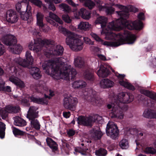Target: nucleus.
Returning a JSON list of instances; mask_svg holds the SVG:
<instances>
[{
	"instance_id": "1",
	"label": "nucleus",
	"mask_w": 156,
	"mask_h": 156,
	"mask_svg": "<svg viewBox=\"0 0 156 156\" xmlns=\"http://www.w3.org/2000/svg\"><path fill=\"white\" fill-rule=\"evenodd\" d=\"M133 98L130 93L126 94L124 92L119 93L117 96H114L112 98V103L107 105L108 109L112 108L110 113V116L112 118L122 119L124 116L123 112L124 110L123 103H129L133 101Z\"/></svg>"
},
{
	"instance_id": "2",
	"label": "nucleus",
	"mask_w": 156,
	"mask_h": 156,
	"mask_svg": "<svg viewBox=\"0 0 156 156\" xmlns=\"http://www.w3.org/2000/svg\"><path fill=\"white\" fill-rule=\"evenodd\" d=\"M109 23L107 25V28L105 29L103 28V30L101 32V34H105V38L107 40H114L115 41L121 42L122 41L123 44L127 43L131 44H133L135 41L136 37L135 35L131 34L128 31H125L123 33H119L116 34L111 31V30H115L112 29H110L108 27Z\"/></svg>"
},
{
	"instance_id": "3",
	"label": "nucleus",
	"mask_w": 156,
	"mask_h": 156,
	"mask_svg": "<svg viewBox=\"0 0 156 156\" xmlns=\"http://www.w3.org/2000/svg\"><path fill=\"white\" fill-rule=\"evenodd\" d=\"M118 16L119 18L115 21H113L109 23L108 26L110 29L119 30L123 27H125L129 30H139L143 27V23L140 20H137L133 22L127 20V18H126L122 15L121 17L118 15Z\"/></svg>"
},
{
	"instance_id": "4",
	"label": "nucleus",
	"mask_w": 156,
	"mask_h": 156,
	"mask_svg": "<svg viewBox=\"0 0 156 156\" xmlns=\"http://www.w3.org/2000/svg\"><path fill=\"white\" fill-rule=\"evenodd\" d=\"M59 31L67 36L66 42L72 50L78 51H81L83 48V42L80 39L81 37L69 31L62 26L58 28Z\"/></svg>"
},
{
	"instance_id": "5",
	"label": "nucleus",
	"mask_w": 156,
	"mask_h": 156,
	"mask_svg": "<svg viewBox=\"0 0 156 156\" xmlns=\"http://www.w3.org/2000/svg\"><path fill=\"white\" fill-rule=\"evenodd\" d=\"M47 74L56 80H69L73 78L77 73L76 69H43Z\"/></svg>"
},
{
	"instance_id": "6",
	"label": "nucleus",
	"mask_w": 156,
	"mask_h": 156,
	"mask_svg": "<svg viewBox=\"0 0 156 156\" xmlns=\"http://www.w3.org/2000/svg\"><path fill=\"white\" fill-rule=\"evenodd\" d=\"M1 40L5 44L9 46V50L11 52L16 54L20 53L23 49L20 44H15L16 41V38L11 34L5 35L2 38Z\"/></svg>"
},
{
	"instance_id": "7",
	"label": "nucleus",
	"mask_w": 156,
	"mask_h": 156,
	"mask_svg": "<svg viewBox=\"0 0 156 156\" xmlns=\"http://www.w3.org/2000/svg\"><path fill=\"white\" fill-rule=\"evenodd\" d=\"M54 44V42L53 40L36 39L29 44L28 48L30 50L37 53L41 51L43 45H53Z\"/></svg>"
},
{
	"instance_id": "8",
	"label": "nucleus",
	"mask_w": 156,
	"mask_h": 156,
	"mask_svg": "<svg viewBox=\"0 0 156 156\" xmlns=\"http://www.w3.org/2000/svg\"><path fill=\"white\" fill-rule=\"evenodd\" d=\"M66 60L63 58H57L53 60H49L44 64L47 65L45 67L44 65H42L43 68H70V66L68 65L66 63Z\"/></svg>"
},
{
	"instance_id": "9",
	"label": "nucleus",
	"mask_w": 156,
	"mask_h": 156,
	"mask_svg": "<svg viewBox=\"0 0 156 156\" xmlns=\"http://www.w3.org/2000/svg\"><path fill=\"white\" fill-rule=\"evenodd\" d=\"M26 60L21 58H15L13 62V64L10 66V68L16 67V65H19L23 67H26L31 65L33 62L34 59L31 55V53L29 51H27L25 54Z\"/></svg>"
},
{
	"instance_id": "10",
	"label": "nucleus",
	"mask_w": 156,
	"mask_h": 156,
	"mask_svg": "<svg viewBox=\"0 0 156 156\" xmlns=\"http://www.w3.org/2000/svg\"><path fill=\"white\" fill-rule=\"evenodd\" d=\"M101 117L95 115L88 117L80 116L78 118V123L86 126H91L96 120L98 121Z\"/></svg>"
},
{
	"instance_id": "11",
	"label": "nucleus",
	"mask_w": 156,
	"mask_h": 156,
	"mask_svg": "<svg viewBox=\"0 0 156 156\" xmlns=\"http://www.w3.org/2000/svg\"><path fill=\"white\" fill-rule=\"evenodd\" d=\"M106 131L107 135L113 139L116 138L119 134L117 125L112 122L109 121L107 124Z\"/></svg>"
},
{
	"instance_id": "12",
	"label": "nucleus",
	"mask_w": 156,
	"mask_h": 156,
	"mask_svg": "<svg viewBox=\"0 0 156 156\" xmlns=\"http://www.w3.org/2000/svg\"><path fill=\"white\" fill-rule=\"evenodd\" d=\"M115 5L116 7L121 10L120 11L116 12L118 15L120 16L121 17L122 16V15L126 18H128L129 11L136 12L138 11L137 9L132 6H129L128 7H126L119 4H115Z\"/></svg>"
},
{
	"instance_id": "13",
	"label": "nucleus",
	"mask_w": 156,
	"mask_h": 156,
	"mask_svg": "<svg viewBox=\"0 0 156 156\" xmlns=\"http://www.w3.org/2000/svg\"><path fill=\"white\" fill-rule=\"evenodd\" d=\"M22 98H24V99H22L21 97H19L17 99L20 101L22 103H27L28 101L30 100L32 101L37 104H48V101L46 99L40 98L33 96L30 97L28 94L26 96L23 95Z\"/></svg>"
},
{
	"instance_id": "14",
	"label": "nucleus",
	"mask_w": 156,
	"mask_h": 156,
	"mask_svg": "<svg viewBox=\"0 0 156 156\" xmlns=\"http://www.w3.org/2000/svg\"><path fill=\"white\" fill-rule=\"evenodd\" d=\"M77 99L72 96L65 97L64 99V106L67 109L73 110L77 103Z\"/></svg>"
},
{
	"instance_id": "15",
	"label": "nucleus",
	"mask_w": 156,
	"mask_h": 156,
	"mask_svg": "<svg viewBox=\"0 0 156 156\" xmlns=\"http://www.w3.org/2000/svg\"><path fill=\"white\" fill-rule=\"evenodd\" d=\"M20 110L19 107H13L10 105L6 106L5 108L0 109V115L3 119H5L7 116L8 113H17Z\"/></svg>"
},
{
	"instance_id": "16",
	"label": "nucleus",
	"mask_w": 156,
	"mask_h": 156,
	"mask_svg": "<svg viewBox=\"0 0 156 156\" xmlns=\"http://www.w3.org/2000/svg\"><path fill=\"white\" fill-rule=\"evenodd\" d=\"M115 76H116L118 79L119 83L120 84L130 90H134V87L130 83H129L127 80L124 81L123 80L125 75L124 74H120L117 73H115Z\"/></svg>"
},
{
	"instance_id": "17",
	"label": "nucleus",
	"mask_w": 156,
	"mask_h": 156,
	"mask_svg": "<svg viewBox=\"0 0 156 156\" xmlns=\"http://www.w3.org/2000/svg\"><path fill=\"white\" fill-rule=\"evenodd\" d=\"M63 48L60 45H58L54 49V51L51 50H47L45 52V55L48 58L52 57V55H59L62 54Z\"/></svg>"
},
{
	"instance_id": "18",
	"label": "nucleus",
	"mask_w": 156,
	"mask_h": 156,
	"mask_svg": "<svg viewBox=\"0 0 156 156\" xmlns=\"http://www.w3.org/2000/svg\"><path fill=\"white\" fill-rule=\"evenodd\" d=\"M95 2L100 11L105 10L106 12L108 14H112L115 11L114 9L111 6H108L107 4L102 6L103 2L99 0H95Z\"/></svg>"
},
{
	"instance_id": "19",
	"label": "nucleus",
	"mask_w": 156,
	"mask_h": 156,
	"mask_svg": "<svg viewBox=\"0 0 156 156\" xmlns=\"http://www.w3.org/2000/svg\"><path fill=\"white\" fill-rule=\"evenodd\" d=\"M74 16L75 18L79 19L80 16L85 20H88L90 18V13L84 8H81L80 11L77 13H74Z\"/></svg>"
},
{
	"instance_id": "20",
	"label": "nucleus",
	"mask_w": 156,
	"mask_h": 156,
	"mask_svg": "<svg viewBox=\"0 0 156 156\" xmlns=\"http://www.w3.org/2000/svg\"><path fill=\"white\" fill-rule=\"evenodd\" d=\"M6 19L8 22L14 23L18 20V17L15 12L12 10H9L7 12Z\"/></svg>"
},
{
	"instance_id": "21",
	"label": "nucleus",
	"mask_w": 156,
	"mask_h": 156,
	"mask_svg": "<svg viewBox=\"0 0 156 156\" xmlns=\"http://www.w3.org/2000/svg\"><path fill=\"white\" fill-rule=\"evenodd\" d=\"M9 80L18 87L23 88L25 87L24 83L14 75L10 76Z\"/></svg>"
},
{
	"instance_id": "22",
	"label": "nucleus",
	"mask_w": 156,
	"mask_h": 156,
	"mask_svg": "<svg viewBox=\"0 0 156 156\" xmlns=\"http://www.w3.org/2000/svg\"><path fill=\"white\" fill-rule=\"evenodd\" d=\"M38 108L35 106H31L29 109L27 117L29 119L35 118L38 116Z\"/></svg>"
},
{
	"instance_id": "23",
	"label": "nucleus",
	"mask_w": 156,
	"mask_h": 156,
	"mask_svg": "<svg viewBox=\"0 0 156 156\" xmlns=\"http://www.w3.org/2000/svg\"><path fill=\"white\" fill-rule=\"evenodd\" d=\"M39 88H37L38 91L40 92H47V94H49V95L52 97L54 95V93L53 91L49 90H48V88L47 86L43 82H40L38 85Z\"/></svg>"
},
{
	"instance_id": "24",
	"label": "nucleus",
	"mask_w": 156,
	"mask_h": 156,
	"mask_svg": "<svg viewBox=\"0 0 156 156\" xmlns=\"http://www.w3.org/2000/svg\"><path fill=\"white\" fill-rule=\"evenodd\" d=\"M99 84L101 88H106L113 87L114 83L112 81L108 79H104L101 80Z\"/></svg>"
},
{
	"instance_id": "25",
	"label": "nucleus",
	"mask_w": 156,
	"mask_h": 156,
	"mask_svg": "<svg viewBox=\"0 0 156 156\" xmlns=\"http://www.w3.org/2000/svg\"><path fill=\"white\" fill-rule=\"evenodd\" d=\"M107 19L104 16H100L98 18L95 22V24H101V27L103 30V28L105 29L107 28L106 24L107 22Z\"/></svg>"
},
{
	"instance_id": "26",
	"label": "nucleus",
	"mask_w": 156,
	"mask_h": 156,
	"mask_svg": "<svg viewBox=\"0 0 156 156\" xmlns=\"http://www.w3.org/2000/svg\"><path fill=\"white\" fill-rule=\"evenodd\" d=\"M91 28V25L87 22L81 21L78 24L77 28L84 31L89 30Z\"/></svg>"
},
{
	"instance_id": "27",
	"label": "nucleus",
	"mask_w": 156,
	"mask_h": 156,
	"mask_svg": "<svg viewBox=\"0 0 156 156\" xmlns=\"http://www.w3.org/2000/svg\"><path fill=\"white\" fill-rule=\"evenodd\" d=\"M37 19V25L40 27L42 28L44 24L43 23V19L44 16L41 13L39 12H37L36 15Z\"/></svg>"
},
{
	"instance_id": "28",
	"label": "nucleus",
	"mask_w": 156,
	"mask_h": 156,
	"mask_svg": "<svg viewBox=\"0 0 156 156\" xmlns=\"http://www.w3.org/2000/svg\"><path fill=\"white\" fill-rule=\"evenodd\" d=\"M13 119L14 124L16 126H23L27 125L26 121L19 117H15L13 118Z\"/></svg>"
},
{
	"instance_id": "29",
	"label": "nucleus",
	"mask_w": 156,
	"mask_h": 156,
	"mask_svg": "<svg viewBox=\"0 0 156 156\" xmlns=\"http://www.w3.org/2000/svg\"><path fill=\"white\" fill-rule=\"evenodd\" d=\"M29 71L31 75L35 79H39L41 76L39 69H30Z\"/></svg>"
},
{
	"instance_id": "30",
	"label": "nucleus",
	"mask_w": 156,
	"mask_h": 156,
	"mask_svg": "<svg viewBox=\"0 0 156 156\" xmlns=\"http://www.w3.org/2000/svg\"><path fill=\"white\" fill-rule=\"evenodd\" d=\"M100 43L107 47H117L123 44L122 41L121 42H117L116 41H103V40L102 42H100Z\"/></svg>"
},
{
	"instance_id": "31",
	"label": "nucleus",
	"mask_w": 156,
	"mask_h": 156,
	"mask_svg": "<svg viewBox=\"0 0 156 156\" xmlns=\"http://www.w3.org/2000/svg\"><path fill=\"white\" fill-rule=\"evenodd\" d=\"M48 18L49 19H51L61 24H62L63 23V22L60 18L56 15L51 12H49V16L46 17V19L47 21Z\"/></svg>"
},
{
	"instance_id": "32",
	"label": "nucleus",
	"mask_w": 156,
	"mask_h": 156,
	"mask_svg": "<svg viewBox=\"0 0 156 156\" xmlns=\"http://www.w3.org/2000/svg\"><path fill=\"white\" fill-rule=\"evenodd\" d=\"M86 85V83L81 80L75 81L72 83V87L74 88H82L85 87Z\"/></svg>"
},
{
	"instance_id": "33",
	"label": "nucleus",
	"mask_w": 156,
	"mask_h": 156,
	"mask_svg": "<svg viewBox=\"0 0 156 156\" xmlns=\"http://www.w3.org/2000/svg\"><path fill=\"white\" fill-rule=\"evenodd\" d=\"M108 69H99L97 72V74L100 77H105L109 74Z\"/></svg>"
},
{
	"instance_id": "34",
	"label": "nucleus",
	"mask_w": 156,
	"mask_h": 156,
	"mask_svg": "<svg viewBox=\"0 0 156 156\" xmlns=\"http://www.w3.org/2000/svg\"><path fill=\"white\" fill-rule=\"evenodd\" d=\"M140 92L141 94L156 101V93L144 90H141Z\"/></svg>"
},
{
	"instance_id": "35",
	"label": "nucleus",
	"mask_w": 156,
	"mask_h": 156,
	"mask_svg": "<svg viewBox=\"0 0 156 156\" xmlns=\"http://www.w3.org/2000/svg\"><path fill=\"white\" fill-rule=\"evenodd\" d=\"M91 135L95 139L100 138L103 135V133L99 129H93L91 131Z\"/></svg>"
},
{
	"instance_id": "36",
	"label": "nucleus",
	"mask_w": 156,
	"mask_h": 156,
	"mask_svg": "<svg viewBox=\"0 0 156 156\" xmlns=\"http://www.w3.org/2000/svg\"><path fill=\"white\" fill-rule=\"evenodd\" d=\"M46 140L48 145L50 148L54 150H57V145L55 142L51 138L49 137L47 138Z\"/></svg>"
},
{
	"instance_id": "37",
	"label": "nucleus",
	"mask_w": 156,
	"mask_h": 156,
	"mask_svg": "<svg viewBox=\"0 0 156 156\" xmlns=\"http://www.w3.org/2000/svg\"><path fill=\"white\" fill-rule=\"evenodd\" d=\"M74 64L76 67L81 68L85 65L83 58L80 57H78L75 60Z\"/></svg>"
},
{
	"instance_id": "38",
	"label": "nucleus",
	"mask_w": 156,
	"mask_h": 156,
	"mask_svg": "<svg viewBox=\"0 0 156 156\" xmlns=\"http://www.w3.org/2000/svg\"><path fill=\"white\" fill-rule=\"evenodd\" d=\"M30 120V124L31 127L34 128L37 130H39L40 128V125L37 119L35 118L29 119Z\"/></svg>"
},
{
	"instance_id": "39",
	"label": "nucleus",
	"mask_w": 156,
	"mask_h": 156,
	"mask_svg": "<svg viewBox=\"0 0 156 156\" xmlns=\"http://www.w3.org/2000/svg\"><path fill=\"white\" fill-rule=\"evenodd\" d=\"M58 7L61 10L67 13L71 11V9L69 6L65 3H62L58 5Z\"/></svg>"
},
{
	"instance_id": "40",
	"label": "nucleus",
	"mask_w": 156,
	"mask_h": 156,
	"mask_svg": "<svg viewBox=\"0 0 156 156\" xmlns=\"http://www.w3.org/2000/svg\"><path fill=\"white\" fill-rule=\"evenodd\" d=\"M120 147L122 149H127L129 147V142L127 140L123 139L119 143Z\"/></svg>"
},
{
	"instance_id": "41",
	"label": "nucleus",
	"mask_w": 156,
	"mask_h": 156,
	"mask_svg": "<svg viewBox=\"0 0 156 156\" xmlns=\"http://www.w3.org/2000/svg\"><path fill=\"white\" fill-rule=\"evenodd\" d=\"M5 125L3 123L0 122V137L3 139L4 137Z\"/></svg>"
},
{
	"instance_id": "42",
	"label": "nucleus",
	"mask_w": 156,
	"mask_h": 156,
	"mask_svg": "<svg viewBox=\"0 0 156 156\" xmlns=\"http://www.w3.org/2000/svg\"><path fill=\"white\" fill-rule=\"evenodd\" d=\"M87 150V149H83L80 147H78L75 148L74 153L76 154H77V153H80L82 155H85L86 154L85 152Z\"/></svg>"
},
{
	"instance_id": "43",
	"label": "nucleus",
	"mask_w": 156,
	"mask_h": 156,
	"mask_svg": "<svg viewBox=\"0 0 156 156\" xmlns=\"http://www.w3.org/2000/svg\"><path fill=\"white\" fill-rule=\"evenodd\" d=\"M84 76L85 78L90 81H93L94 80V77L92 73L89 72H86L84 73Z\"/></svg>"
},
{
	"instance_id": "44",
	"label": "nucleus",
	"mask_w": 156,
	"mask_h": 156,
	"mask_svg": "<svg viewBox=\"0 0 156 156\" xmlns=\"http://www.w3.org/2000/svg\"><path fill=\"white\" fill-rule=\"evenodd\" d=\"M12 132L15 136L17 135H23L24 134V132L14 127H12Z\"/></svg>"
},
{
	"instance_id": "45",
	"label": "nucleus",
	"mask_w": 156,
	"mask_h": 156,
	"mask_svg": "<svg viewBox=\"0 0 156 156\" xmlns=\"http://www.w3.org/2000/svg\"><path fill=\"white\" fill-rule=\"evenodd\" d=\"M95 3L91 0H87L85 2L84 5L90 9H92L95 6Z\"/></svg>"
},
{
	"instance_id": "46",
	"label": "nucleus",
	"mask_w": 156,
	"mask_h": 156,
	"mask_svg": "<svg viewBox=\"0 0 156 156\" xmlns=\"http://www.w3.org/2000/svg\"><path fill=\"white\" fill-rule=\"evenodd\" d=\"M107 151L104 149L100 148L99 150L96 151L95 154L98 156H104L106 155Z\"/></svg>"
},
{
	"instance_id": "47",
	"label": "nucleus",
	"mask_w": 156,
	"mask_h": 156,
	"mask_svg": "<svg viewBox=\"0 0 156 156\" xmlns=\"http://www.w3.org/2000/svg\"><path fill=\"white\" fill-rule=\"evenodd\" d=\"M21 18L23 20H27L31 17V14L27 12H23L21 14Z\"/></svg>"
},
{
	"instance_id": "48",
	"label": "nucleus",
	"mask_w": 156,
	"mask_h": 156,
	"mask_svg": "<svg viewBox=\"0 0 156 156\" xmlns=\"http://www.w3.org/2000/svg\"><path fill=\"white\" fill-rule=\"evenodd\" d=\"M88 99L90 101L92 102L93 104H98L100 103V101L98 98H96L95 96L94 95H93V96L89 97Z\"/></svg>"
},
{
	"instance_id": "49",
	"label": "nucleus",
	"mask_w": 156,
	"mask_h": 156,
	"mask_svg": "<svg viewBox=\"0 0 156 156\" xmlns=\"http://www.w3.org/2000/svg\"><path fill=\"white\" fill-rule=\"evenodd\" d=\"M144 152L147 154H154L156 152V150L153 147H147L145 149Z\"/></svg>"
},
{
	"instance_id": "50",
	"label": "nucleus",
	"mask_w": 156,
	"mask_h": 156,
	"mask_svg": "<svg viewBox=\"0 0 156 156\" xmlns=\"http://www.w3.org/2000/svg\"><path fill=\"white\" fill-rule=\"evenodd\" d=\"M63 20L67 23H70L72 21V19L68 14H64L62 16Z\"/></svg>"
},
{
	"instance_id": "51",
	"label": "nucleus",
	"mask_w": 156,
	"mask_h": 156,
	"mask_svg": "<svg viewBox=\"0 0 156 156\" xmlns=\"http://www.w3.org/2000/svg\"><path fill=\"white\" fill-rule=\"evenodd\" d=\"M90 35L97 41L99 43L102 42V40L98 35L95 33H91L90 34Z\"/></svg>"
},
{
	"instance_id": "52",
	"label": "nucleus",
	"mask_w": 156,
	"mask_h": 156,
	"mask_svg": "<svg viewBox=\"0 0 156 156\" xmlns=\"http://www.w3.org/2000/svg\"><path fill=\"white\" fill-rule=\"evenodd\" d=\"M29 1L33 4L39 7H41L42 5L41 1L39 0H29Z\"/></svg>"
},
{
	"instance_id": "53",
	"label": "nucleus",
	"mask_w": 156,
	"mask_h": 156,
	"mask_svg": "<svg viewBox=\"0 0 156 156\" xmlns=\"http://www.w3.org/2000/svg\"><path fill=\"white\" fill-rule=\"evenodd\" d=\"M152 111L151 110H145L143 113V116L146 118H150Z\"/></svg>"
},
{
	"instance_id": "54",
	"label": "nucleus",
	"mask_w": 156,
	"mask_h": 156,
	"mask_svg": "<svg viewBox=\"0 0 156 156\" xmlns=\"http://www.w3.org/2000/svg\"><path fill=\"white\" fill-rule=\"evenodd\" d=\"M83 40L84 42L87 44L89 45H93L94 44V42L87 37H84Z\"/></svg>"
},
{
	"instance_id": "55",
	"label": "nucleus",
	"mask_w": 156,
	"mask_h": 156,
	"mask_svg": "<svg viewBox=\"0 0 156 156\" xmlns=\"http://www.w3.org/2000/svg\"><path fill=\"white\" fill-rule=\"evenodd\" d=\"M39 28L43 32L47 33L50 30V28L49 26H47L46 27H44V26L42 27H39Z\"/></svg>"
},
{
	"instance_id": "56",
	"label": "nucleus",
	"mask_w": 156,
	"mask_h": 156,
	"mask_svg": "<svg viewBox=\"0 0 156 156\" xmlns=\"http://www.w3.org/2000/svg\"><path fill=\"white\" fill-rule=\"evenodd\" d=\"M5 52V49L4 45L0 42V56L2 55Z\"/></svg>"
},
{
	"instance_id": "57",
	"label": "nucleus",
	"mask_w": 156,
	"mask_h": 156,
	"mask_svg": "<svg viewBox=\"0 0 156 156\" xmlns=\"http://www.w3.org/2000/svg\"><path fill=\"white\" fill-rule=\"evenodd\" d=\"M66 1L69 5L74 7H76L78 6V4H75L72 0H66Z\"/></svg>"
},
{
	"instance_id": "58",
	"label": "nucleus",
	"mask_w": 156,
	"mask_h": 156,
	"mask_svg": "<svg viewBox=\"0 0 156 156\" xmlns=\"http://www.w3.org/2000/svg\"><path fill=\"white\" fill-rule=\"evenodd\" d=\"M47 22L54 26L57 27L58 26V24H57L51 19H49L48 18L47 19Z\"/></svg>"
},
{
	"instance_id": "59",
	"label": "nucleus",
	"mask_w": 156,
	"mask_h": 156,
	"mask_svg": "<svg viewBox=\"0 0 156 156\" xmlns=\"http://www.w3.org/2000/svg\"><path fill=\"white\" fill-rule=\"evenodd\" d=\"M75 133V131L72 129H69L67 131V134L69 136H73L74 135Z\"/></svg>"
},
{
	"instance_id": "60",
	"label": "nucleus",
	"mask_w": 156,
	"mask_h": 156,
	"mask_svg": "<svg viewBox=\"0 0 156 156\" xmlns=\"http://www.w3.org/2000/svg\"><path fill=\"white\" fill-rule=\"evenodd\" d=\"M62 145L64 147V149L68 151L70 149V147L69 145L67 144L66 142H63L62 143Z\"/></svg>"
},
{
	"instance_id": "61",
	"label": "nucleus",
	"mask_w": 156,
	"mask_h": 156,
	"mask_svg": "<svg viewBox=\"0 0 156 156\" xmlns=\"http://www.w3.org/2000/svg\"><path fill=\"white\" fill-rule=\"evenodd\" d=\"M48 9L52 11H54L56 9L55 6L53 4H50L49 5Z\"/></svg>"
},
{
	"instance_id": "62",
	"label": "nucleus",
	"mask_w": 156,
	"mask_h": 156,
	"mask_svg": "<svg viewBox=\"0 0 156 156\" xmlns=\"http://www.w3.org/2000/svg\"><path fill=\"white\" fill-rule=\"evenodd\" d=\"M138 18L140 20H144V14L142 12L140 13L138 15Z\"/></svg>"
},
{
	"instance_id": "63",
	"label": "nucleus",
	"mask_w": 156,
	"mask_h": 156,
	"mask_svg": "<svg viewBox=\"0 0 156 156\" xmlns=\"http://www.w3.org/2000/svg\"><path fill=\"white\" fill-rule=\"evenodd\" d=\"M16 8L18 11H19L21 8V2H18L16 5Z\"/></svg>"
},
{
	"instance_id": "64",
	"label": "nucleus",
	"mask_w": 156,
	"mask_h": 156,
	"mask_svg": "<svg viewBox=\"0 0 156 156\" xmlns=\"http://www.w3.org/2000/svg\"><path fill=\"white\" fill-rule=\"evenodd\" d=\"M97 55L100 59L102 60L105 61L107 60L106 57L104 55L101 54H98Z\"/></svg>"
}]
</instances>
